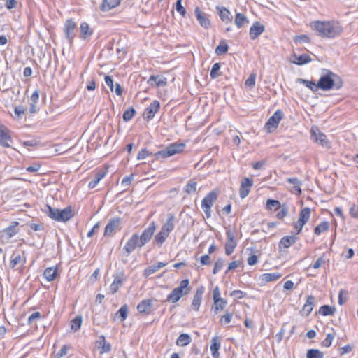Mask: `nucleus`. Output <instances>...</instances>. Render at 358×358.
<instances>
[{
    "label": "nucleus",
    "instance_id": "nucleus-1",
    "mask_svg": "<svg viewBox=\"0 0 358 358\" xmlns=\"http://www.w3.org/2000/svg\"><path fill=\"white\" fill-rule=\"evenodd\" d=\"M311 27L317 35L325 38H335L343 32V27L336 21H315L311 23Z\"/></svg>",
    "mask_w": 358,
    "mask_h": 358
},
{
    "label": "nucleus",
    "instance_id": "nucleus-2",
    "mask_svg": "<svg viewBox=\"0 0 358 358\" xmlns=\"http://www.w3.org/2000/svg\"><path fill=\"white\" fill-rule=\"evenodd\" d=\"M324 73L317 82V86L320 90L328 91L332 89L339 90L343 86L341 78L328 69H323Z\"/></svg>",
    "mask_w": 358,
    "mask_h": 358
},
{
    "label": "nucleus",
    "instance_id": "nucleus-3",
    "mask_svg": "<svg viewBox=\"0 0 358 358\" xmlns=\"http://www.w3.org/2000/svg\"><path fill=\"white\" fill-rule=\"evenodd\" d=\"M189 280H182L178 287L174 288L167 296L166 301L171 303L178 302L183 296L189 293L191 287L189 286Z\"/></svg>",
    "mask_w": 358,
    "mask_h": 358
},
{
    "label": "nucleus",
    "instance_id": "nucleus-4",
    "mask_svg": "<svg viewBox=\"0 0 358 358\" xmlns=\"http://www.w3.org/2000/svg\"><path fill=\"white\" fill-rule=\"evenodd\" d=\"M47 215L52 220L58 222H66L73 217V213L70 206L59 210L58 208H52L47 206Z\"/></svg>",
    "mask_w": 358,
    "mask_h": 358
},
{
    "label": "nucleus",
    "instance_id": "nucleus-5",
    "mask_svg": "<svg viewBox=\"0 0 358 358\" xmlns=\"http://www.w3.org/2000/svg\"><path fill=\"white\" fill-rule=\"evenodd\" d=\"M186 145L183 143H173L166 146L164 149L159 150L154 154L155 160H158L159 158H167L171 157L176 154H179L183 152Z\"/></svg>",
    "mask_w": 358,
    "mask_h": 358
},
{
    "label": "nucleus",
    "instance_id": "nucleus-6",
    "mask_svg": "<svg viewBox=\"0 0 358 358\" xmlns=\"http://www.w3.org/2000/svg\"><path fill=\"white\" fill-rule=\"evenodd\" d=\"M236 235L237 230L235 227L231 228L229 226L227 228V242L225 244V254L227 255H231L237 246V241L236 240Z\"/></svg>",
    "mask_w": 358,
    "mask_h": 358
},
{
    "label": "nucleus",
    "instance_id": "nucleus-7",
    "mask_svg": "<svg viewBox=\"0 0 358 358\" xmlns=\"http://www.w3.org/2000/svg\"><path fill=\"white\" fill-rule=\"evenodd\" d=\"M218 197V193L215 190H212L201 201V208L205 213L207 218L211 217V208Z\"/></svg>",
    "mask_w": 358,
    "mask_h": 358
},
{
    "label": "nucleus",
    "instance_id": "nucleus-8",
    "mask_svg": "<svg viewBox=\"0 0 358 358\" xmlns=\"http://www.w3.org/2000/svg\"><path fill=\"white\" fill-rule=\"evenodd\" d=\"M310 133L311 138L314 142L325 148L329 149L331 148V142L327 139V136L322 133L317 127H313Z\"/></svg>",
    "mask_w": 358,
    "mask_h": 358
},
{
    "label": "nucleus",
    "instance_id": "nucleus-9",
    "mask_svg": "<svg viewBox=\"0 0 358 358\" xmlns=\"http://www.w3.org/2000/svg\"><path fill=\"white\" fill-rule=\"evenodd\" d=\"M76 23L73 19L70 18L66 20L64 24L63 31L70 45H73V39L76 36Z\"/></svg>",
    "mask_w": 358,
    "mask_h": 358
},
{
    "label": "nucleus",
    "instance_id": "nucleus-10",
    "mask_svg": "<svg viewBox=\"0 0 358 358\" xmlns=\"http://www.w3.org/2000/svg\"><path fill=\"white\" fill-rule=\"evenodd\" d=\"M143 246L139 239L138 234L136 233L127 241L125 245L123 247V250L125 252L127 257H128L137 248H141Z\"/></svg>",
    "mask_w": 358,
    "mask_h": 358
},
{
    "label": "nucleus",
    "instance_id": "nucleus-11",
    "mask_svg": "<svg viewBox=\"0 0 358 358\" xmlns=\"http://www.w3.org/2000/svg\"><path fill=\"white\" fill-rule=\"evenodd\" d=\"M127 280V276L125 275L123 271H120L116 273L114 275V280L110 286V292L114 294H115L120 287L123 285V282Z\"/></svg>",
    "mask_w": 358,
    "mask_h": 358
},
{
    "label": "nucleus",
    "instance_id": "nucleus-12",
    "mask_svg": "<svg viewBox=\"0 0 358 358\" xmlns=\"http://www.w3.org/2000/svg\"><path fill=\"white\" fill-rule=\"evenodd\" d=\"M298 240L296 235L285 236L282 237L278 243V252L280 255H283L285 251V249L289 248L294 245Z\"/></svg>",
    "mask_w": 358,
    "mask_h": 358
},
{
    "label": "nucleus",
    "instance_id": "nucleus-13",
    "mask_svg": "<svg viewBox=\"0 0 358 358\" xmlns=\"http://www.w3.org/2000/svg\"><path fill=\"white\" fill-rule=\"evenodd\" d=\"M13 139L10 135V130L3 124H0V145L3 148H10Z\"/></svg>",
    "mask_w": 358,
    "mask_h": 358
},
{
    "label": "nucleus",
    "instance_id": "nucleus-14",
    "mask_svg": "<svg viewBox=\"0 0 358 358\" xmlns=\"http://www.w3.org/2000/svg\"><path fill=\"white\" fill-rule=\"evenodd\" d=\"M156 230V223L155 222H152L149 224L148 227L143 230V233L141 236H139V239L143 245H145L147 243H148L152 237L154 235V233Z\"/></svg>",
    "mask_w": 358,
    "mask_h": 358
},
{
    "label": "nucleus",
    "instance_id": "nucleus-15",
    "mask_svg": "<svg viewBox=\"0 0 358 358\" xmlns=\"http://www.w3.org/2000/svg\"><path fill=\"white\" fill-rule=\"evenodd\" d=\"M160 108V103L159 101L154 100L151 102L150 106L147 107L143 114V117L146 120H152L155 113L158 112V110Z\"/></svg>",
    "mask_w": 358,
    "mask_h": 358
},
{
    "label": "nucleus",
    "instance_id": "nucleus-16",
    "mask_svg": "<svg viewBox=\"0 0 358 358\" xmlns=\"http://www.w3.org/2000/svg\"><path fill=\"white\" fill-rule=\"evenodd\" d=\"M194 13L199 24L205 29L210 28L211 23L208 15L202 12L198 6L195 8Z\"/></svg>",
    "mask_w": 358,
    "mask_h": 358
},
{
    "label": "nucleus",
    "instance_id": "nucleus-17",
    "mask_svg": "<svg viewBox=\"0 0 358 358\" xmlns=\"http://www.w3.org/2000/svg\"><path fill=\"white\" fill-rule=\"evenodd\" d=\"M252 179L247 177L243 179L239 189V196L241 199L245 198L249 194L250 188L252 186Z\"/></svg>",
    "mask_w": 358,
    "mask_h": 358
},
{
    "label": "nucleus",
    "instance_id": "nucleus-18",
    "mask_svg": "<svg viewBox=\"0 0 358 358\" xmlns=\"http://www.w3.org/2000/svg\"><path fill=\"white\" fill-rule=\"evenodd\" d=\"M120 224V217H113L109 220L104 229V236H111Z\"/></svg>",
    "mask_w": 358,
    "mask_h": 358
},
{
    "label": "nucleus",
    "instance_id": "nucleus-19",
    "mask_svg": "<svg viewBox=\"0 0 358 358\" xmlns=\"http://www.w3.org/2000/svg\"><path fill=\"white\" fill-rule=\"evenodd\" d=\"M205 288L203 286H201L197 288L192 301L191 308L195 311H198L199 310V307L201 303L202 296L204 293Z\"/></svg>",
    "mask_w": 358,
    "mask_h": 358
},
{
    "label": "nucleus",
    "instance_id": "nucleus-20",
    "mask_svg": "<svg viewBox=\"0 0 358 358\" xmlns=\"http://www.w3.org/2000/svg\"><path fill=\"white\" fill-rule=\"evenodd\" d=\"M94 31L90 28L88 23L84 22L80 26V38L83 41H89L92 36Z\"/></svg>",
    "mask_w": 358,
    "mask_h": 358
},
{
    "label": "nucleus",
    "instance_id": "nucleus-21",
    "mask_svg": "<svg viewBox=\"0 0 358 358\" xmlns=\"http://www.w3.org/2000/svg\"><path fill=\"white\" fill-rule=\"evenodd\" d=\"M283 117V112L281 110H277L273 115L268 119L266 125L268 129L277 128L280 121Z\"/></svg>",
    "mask_w": 358,
    "mask_h": 358
},
{
    "label": "nucleus",
    "instance_id": "nucleus-22",
    "mask_svg": "<svg viewBox=\"0 0 358 358\" xmlns=\"http://www.w3.org/2000/svg\"><path fill=\"white\" fill-rule=\"evenodd\" d=\"M153 306V299H148L141 301L137 306V310L140 313L148 315L151 313Z\"/></svg>",
    "mask_w": 358,
    "mask_h": 358
},
{
    "label": "nucleus",
    "instance_id": "nucleus-23",
    "mask_svg": "<svg viewBox=\"0 0 358 358\" xmlns=\"http://www.w3.org/2000/svg\"><path fill=\"white\" fill-rule=\"evenodd\" d=\"M216 10L220 17V20L225 23H231L232 22L233 17L230 11L224 6H216Z\"/></svg>",
    "mask_w": 358,
    "mask_h": 358
},
{
    "label": "nucleus",
    "instance_id": "nucleus-24",
    "mask_svg": "<svg viewBox=\"0 0 358 358\" xmlns=\"http://www.w3.org/2000/svg\"><path fill=\"white\" fill-rule=\"evenodd\" d=\"M265 30L264 25L261 24L259 22H255L250 28V37L252 40L258 38Z\"/></svg>",
    "mask_w": 358,
    "mask_h": 358
},
{
    "label": "nucleus",
    "instance_id": "nucleus-25",
    "mask_svg": "<svg viewBox=\"0 0 358 358\" xmlns=\"http://www.w3.org/2000/svg\"><path fill=\"white\" fill-rule=\"evenodd\" d=\"M315 305V298L313 295L307 296L306 301L303 306L302 314L308 316L313 310Z\"/></svg>",
    "mask_w": 358,
    "mask_h": 358
},
{
    "label": "nucleus",
    "instance_id": "nucleus-26",
    "mask_svg": "<svg viewBox=\"0 0 358 358\" xmlns=\"http://www.w3.org/2000/svg\"><path fill=\"white\" fill-rule=\"evenodd\" d=\"M147 83L151 86H153L155 83L157 87H162L166 85L167 79L165 77L152 75L150 77Z\"/></svg>",
    "mask_w": 358,
    "mask_h": 358
},
{
    "label": "nucleus",
    "instance_id": "nucleus-27",
    "mask_svg": "<svg viewBox=\"0 0 358 358\" xmlns=\"http://www.w3.org/2000/svg\"><path fill=\"white\" fill-rule=\"evenodd\" d=\"M282 276L281 273H265L260 275V280L264 282H273L280 279Z\"/></svg>",
    "mask_w": 358,
    "mask_h": 358
},
{
    "label": "nucleus",
    "instance_id": "nucleus-28",
    "mask_svg": "<svg viewBox=\"0 0 358 358\" xmlns=\"http://www.w3.org/2000/svg\"><path fill=\"white\" fill-rule=\"evenodd\" d=\"M292 57L294 59L292 60V62L299 66L308 64L312 60L310 57L307 54H303L301 55L294 54Z\"/></svg>",
    "mask_w": 358,
    "mask_h": 358
},
{
    "label": "nucleus",
    "instance_id": "nucleus-29",
    "mask_svg": "<svg viewBox=\"0 0 358 358\" xmlns=\"http://www.w3.org/2000/svg\"><path fill=\"white\" fill-rule=\"evenodd\" d=\"M120 3V0H103L100 10L103 12L109 11Z\"/></svg>",
    "mask_w": 358,
    "mask_h": 358
},
{
    "label": "nucleus",
    "instance_id": "nucleus-30",
    "mask_svg": "<svg viewBox=\"0 0 358 358\" xmlns=\"http://www.w3.org/2000/svg\"><path fill=\"white\" fill-rule=\"evenodd\" d=\"M26 263V258L24 255H21L17 252H13L11 255L10 266L13 268L16 265L21 264L24 265Z\"/></svg>",
    "mask_w": 358,
    "mask_h": 358
},
{
    "label": "nucleus",
    "instance_id": "nucleus-31",
    "mask_svg": "<svg viewBox=\"0 0 358 358\" xmlns=\"http://www.w3.org/2000/svg\"><path fill=\"white\" fill-rule=\"evenodd\" d=\"M174 221H175L174 215L173 214H169L167 220L162 227L161 230H162L169 234L174 229V226H175Z\"/></svg>",
    "mask_w": 358,
    "mask_h": 358
},
{
    "label": "nucleus",
    "instance_id": "nucleus-32",
    "mask_svg": "<svg viewBox=\"0 0 358 358\" xmlns=\"http://www.w3.org/2000/svg\"><path fill=\"white\" fill-rule=\"evenodd\" d=\"M106 172L103 170H99L94 174V179L88 184L89 189L94 188L100 180L105 177Z\"/></svg>",
    "mask_w": 358,
    "mask_h": 358
},
{
    "label": "nucleus",
    "instance_id": "nucleus-33",
    "mask_svg": "<svg viewBox=\"0 0 358 358\" xmlns=\"http://www.w3.org/2000/svg\"><path fill=\"white\" fill-rule=\"evenodd\" d=\"M169 235V234L166 233L165 231L160 230V231L155 235L153 243L157 245L158 248H160L162 245V244L165 242Z\"/></svg>",
    "mask_w": 358,
    "mask_h": 358
},
{
    "label": "nucleus",
    "instance_id": "nucleus-34",
    "mask_svg": "<svg viewBox=\"0 0 358 358\" xmlns=\"http://www.w3.org/2000/svg\"><path fill=\"white\" fill-rule=\"evenodd\" d=\"M43 277L48 281H53L57 275V268L55 267H49L44 270Z\"/></svg>",
    "mask_w": 358,
    "mask_h": 358
},
{
    "label": "nucleus",
    "instance_id": "nucleus-35",
    "mask_svg": "<svg viewBox=\"0 0 358 358\" xmlns=\"http://www.w3.org/2000/svg\"><path fill=\"white\" fill-rule=\"evenodd\" d=\"M220 348V342L217 337H213L211 341L210 351L214 358H218V350Z\"/></svg>",
    "mask_w": 358,
    "mask_h": 358
},
{
    "label": "nucleus",
    "instance_id": "nucleus-36",
    "mask_svg": "<svg viewBox=\"0 0 358 358\" xmlns=\"http://www.w3.org/2000/svg\"><path fill=\"white\" fill-rule=\"evenodd\" d=\"M234 22L238 28H241L242 27L248 24L249 20L243 13H238L236 15Z\"/></svg>",
    "mask_w": 358,
    "mask_h": 358
},
{
    "label": "nucleus",
    "instance_id": "nucleus-37",
    "mask_svg": "<svg viewBox=\"0 0 358 358\" xmlns=\"http://www.w3.org/2000/svg\"><path fill=\"white\" fill-rule=\"evenodd\" d=\"M310 213L311 211L310 208L306 207L302 208L299 213V217L298 219V221L306 224L310 219Z\"/></svg>",
    "mask_w": 358,
    "mask_h": 358
},
{
    "label": "nucleus",
    "instance_id": "nucleus-38",
    "mask_svg": "<svg viewBox=\"0 0 358 358\" xmlns=\"http://www.w3.org/2000/svg\"><path fill=\"white\" fill-rule=\"evenodd\" d=\"M335 312L336 308L329 305L322 306L318 310V313L323 316L333 315Z\"/></svg>",
    "mask_w": 358,
    "mask_h": 358
},
{
    "label": "nucleus",
    "instance_id": "nucleus-39",
    "mask_svg": "<svg viewBox=\"0 0 358 358\" xmlns=\"http://www.w3.org/2000/svg\"><path fill=\"white\" fill-rule=\"evenodd\" d=\"M192 341V338L189 334H181L176 340V345L178 346L187 345Z\"/></svg>",
    "mask_w": 358,
    "mask_h": 358
},
{
    "label": "nucleus",
    "instance_id": "nucleus-40",
    "mask_svg": "<svg viewBox=\"0 0 358 358\" xmlns=\"http://www.w3.org/2000/svg\"><path fill=\"white\" fill-rule=\"evenodd\" d=\"M298 82L303 84L306 87L309 88L312 92H316L320 88L317 86V83H315L313 80H308L302 78H299Z\"/></svg>",
    "mask_w": 358,
    "mask_h": 358
},
{
    "label": "nucleus",
    "instance_id": "nucleus-41",
    "mask_svg": "<svg viewBox=\"0 0 358 358\" xmlns=\"http://www.w3.org/2000/svg\"><path fill=\"white\" fill-rule=\"evenodd\" d=\"M329 222L327 221H322L314 228V233L315 235L319 236L322 233L327 231L329 229Z\"/></svg>",
    "mask_w": 358,
    "mask_h": 358
},
{
    "label": "nucleus",
    "instance_id": "nucleus-42",
    "mask_svg": "<svg viewBox=\"0 0 358 358\" xmlns=\"http://www.w3.org/2000/svg\"><path fill=\"white\" fill-rule=\"evenodd\" d=\"M83 322V317L81 315H77L71 322V328L73 331H77L80 329Z\"/></svg>",
    "mask_w": 358,
    "mask_h": 358
},
{
    "label": "nucleus",
    "instance_id": "nucleus-43",
    "mask_svg": "<svg viewBox=\"0 0 358 358\" xmlns=\"http://www.w3.org/2000/svg\"><path fill=\"white\" fill-rule=\"evenodd\" d=\"M324 354L317 349H309L306 353V358H323Z\"/></svg>",
    "mask_w": 358,
    "mask_h": 358
},
{
    "label": "nucleus",
    "instance_id": "nucleus-44",
    "mask_svg": "<svg viewBox=\"0 0 358 358\" xmlns=\"http://www.w3.org/2000/svg\"><path fill=\"white\" fill-rule=\"evenodd\" d=\"M197 182L194 180H190L184 187V191L188 194H194L196 190Z\"/></svg>",
    "mask_w": 358,
    "mask_h": 358
},
{
    "label": "nucleus",
    "instance_id": "nucleus-45",
    "mask_svg": "<svg viewBox=\"0 0 358 358\" xmlns=\"http://www.w3.org/2000/svg\"><path fill=\"white\" fill-rule=\"evenodd\" d=\"M128 306L127 304L123 305L116 313V315L120 318L122 322L124 321L128 315Z\"/></svg>",
    "mask_w": 358,
    "mask_h": 358
},
{
    "label": "nucleus",
    "instance_id": "nucleus-46",
    "mask_svg": "<svg viewBox=\"0 0 358 358\" xmlns=\"http://www.w3.org/2000/svg\"><path fill=\"white\" fill-rule=\"evenodd\" d=\"M227 303V300L223 299L221 301H219V302H217V303H214L213 306H212V309L213 310L215 314H217L220 311L224 310Z\"/></svg>",
    "mask_w": 358,
    "mask_h": 358
},
{
    "label": "nucleus",
    "instance_id": "nucleus-47",
    "mask_svg": "<svg viewBox=\"0 0 358 358\" xmlns=\"http://www.w3.org/2000/svg\"><path fill=\"white\" fill-rule=\"evenodd\" d=\"M136 113V110L133 107H131L124 112L122 118L124 122H129L134 117Z\"/></svg>",
    "mask_w": 358,
    "mask_h": 358
},
{
    "label": "nucleus",
    "instance_id": "nucleus-48",
    "mask_svg": "<svg viewBox=\"0 0 358 358\" xmlns=\"http://www.w3.org/2000/svg\"><path fill=\"white\" fill-rule=\"evenodd\" d=\"M281 207L280 203L278 200L268 199L266 201V208L268 210H278Z\"/></svg>",
    "mask_w": 358,
    "mask_h": 358
},
{
    "label": "nucleus",
    "instance_id": "nucleus-49",
    "mask_svg": "<svg viewBox=\"0 0 358 358\" xmlns=\"http://www.w3.org/2000/svg\"><path fill=\"white\" fill-rule=\"evenodd\" d=\"M220 63H215L213 65L210 73L211 78L215 79L221 76V73L220 72Z\"/></svg>",
    "mask_w": 358,
    "mask_h": 358
},
{
    "label": "nucleus",
    "instance_id": "nucleus-50",
    "mask_svg": "<svg viewBox=\"0 0 358 358\" xmlns=\"http://www.w3.org/2000/svg\"><path fill=\"white\" fill-rule=\"evenodd\" d=\"M229 46L224 41H221L215 48V53L217 55H221L228 51Z\"/></svg>",
    "mask_w": 358,
    "mask_h": 358
},
{
    "label": "nucleus",
    "instance_id": "nucleus-51",
    "mask_svg": "<svg viewBox=\"0 0 358 358\" xmlns=\"http://www.w3.org/2000/svg\"><path fill=\"white\" fill-rule=\"evenodd\" d=\"M18 224L17 222H15V224L10 225L8 227L6 228L4 232L9 237H12L17 233V225Z\"/></svg>",
    "mask_w": 358,
    "mask_h": 358
},
{
    "label": "nucleus",
    "instance_id": "nucleus-52",
    "mask_svg": "<svg viewBox=\"0 0 358 358\" xmlns=\"http://www.w3.org/2000/svg\"><path fill=\"white\" fill-rule=\"evenodd\" d=\"M224 266V260L222 258H219L214 264V268L213 269V273L214 275L217 274Z\"/></svg>",
    "mask_w": 358,
    "mask_h": 358
},
{
    "label": "nucleus",
    "instance_id": "nucleus-53",
    "mask_svg": "<svg viewBox=\"0 0 358 358\" xmlns=\"http://www.w3.org/2000/svg\"><path fill=\"white\" fill-rule=\"evenodd\" d=\"M233 314L229 310H226L224 315L220 319V322L224 324H229L231 321Z\"/></svg>",
    "mask_w": 358,
    "mask_h": 358
},
{
    "label": "nucleus",
    "instance_id": "nucleus-54",
    "mask_svg": "<svg viewBox=\"0 0 358 358\" xmlns=\"http://www.w3.org/2000/svg\"><path fill=\"white\" fill-rule=\"evenodd\" d=\"M255 78H256V74L255 73H251L248 79L245 82V85L246 87L252 88L255 85Z\"/></svg>",
    "mask_w": 358,
    "mask_h": 358
},
{
    "label": "nucleus",
    "instance_id": "nucleus-55",
    "mask_svg": "<svg viewBox=\"0 0 358 358\" xmlns=\"http://www.w3.org/2000/svg\"><path fill=\"white\" fill-rule=\"evenodd\" d=\"M182 0H177L176 3V10L178 12L182 17H185L186 15V10L182 5Z\"/></svg>",
    "mask_w": 358,
    "mask_h": 358
},
{
    "label": "nucleus",
    "instance_id": "nucleus-56",
    "mask_svg": "<svg viewBox=\"0 0 358 358\" xmlns=\"http://www.w3.org/2000/svg\"><path fill=\"white\" fill-rule=\"evenodd\" d=\"M158 270H157V268L156 267L155 265H152V266H150L148 267H147L144 271H143V275L145 277V278H148V276H150V275L155 273V272H157Z\"/></svg>",
    "mask_w": 358,
    "mask_h": 358
},
{
    "label": "nucleus",
    "instance_id": "nucleus-57",
    "mask_svg": "<svg viewBox=\"0 0 358 358\" xmlns=\"http://www.w3.org/2000/svg\"><path fill=\"white\" fill-rule=\"evenodd\" d=\"M294 42L296 44L301 43H308L309 42V37L307 35H299L296 36L294 38Z\"/></svg>",
    "mask_w": 358,
    "mask_h": 358
},
{
    "label": "nucleus",
    "instance_id": "nucleus-58",
    "mask_svg": "<svg viewBox=\"0 0 358 358\" xmlns=\"http://www.w3.org/2000/svg\"><path fill=\"white\" fill-rule=\"evenodd\" d=\"M213 299L215 302V303H217L219 302V301H221L223 299V298L220 297V291L219 287H215L213 291Z\"/></svg>",
    "mask_w": 358,
    "mask_h": 358
},
{
    "label": "nucleus",
    "instance_id": "nucleus-59",
    "mask_svg": "<svg viewBox=\"0 0 358 358\" xmlns=\"http://www.w3.org/2000/svg\"><path fill=\"white\" fill-rule=\"evenodd\" d=\"M334 338V335L328 334L325 339L322 342V346L328 348L331 345L332 341Z\"/></svg>",
    "mask_w": 358,
    "mask_h": 358
},
{
    "label": "nucleus",
    "instance_id": "nucleus-60",
    "mask_svg": "<svg viewBox=\"0 0 358 358\" xmlns=\"http://www.w3.org/2000/svg\"><path fill=\"white\" fill-rule=\"evenodd\" d=\"M150 152L146 148L141 149L137 155V159L141 160L145 159L148 156L150 155Z\"/></svg>",
    "mask_w": 358,
    "mask_h": 358
},
{
    "label": "nucleus",
    "instance_id": "nucleus-61",
    "mask_svg": "<svg viewBox=\"0 0 358 358\" xmlns=\"http://www.w3.org/2000/svg\"><path fill=\"white\" fill-rule=\"evenodd\" d=\"M324 257V254H323L321 257H320L315 262V263L313 264V267L315 269H317V268H320L322 266V265L325 263V259Z\"/></svg>",
    "mask_w": 358,
    "mask_h": 358
},
{
    "label": "nucleus",
    "instance_id": "nucleus-62",
    "mask_svg": "<svg viewBox=\"0 0 358 358\" xmlns=\"http://www.w3.org/2000/svg\"><path fill=\"white\" fill-rule=\"evenodd\" d=\"M134 175L133 174H130L129 176H126L125 177H124V178L122 179V182L121 184L124 186H129L130 184L131 183L132 180H134Z\"/></svg>",
    "mask_w": 358,
    "mask_h": 358
},
{
    "label": "nucleus",
    "instance_id": "nucleus-63",
    "mask_svg": "<svg viewBox=\"0 0 358 358\" xmlns=\"http://www.w3.org/2000/svg\"><path fill=\"white\" fill-rule=\"evenodd\" d=\"M230 296H235L238 299H241L246 296V293L241 290H234L231 292Z\"/></svg>",
    "mask_w": 358,
    "mask_h": 358
},
{
    "label": "nucleus",
    "instance_id": "nucleus-64",
    "mask_svg": "<svg viewBox=\"0 0 358 358\" xmlns=\"http://www.w3.org/2000/svg\"><path fill=\"white\" fill-rule=\"evenodd\" d=\"M241 264V262L238 260L233 261L231 263H229L228 268L225 273L229 272V271L236 269V268L239 267Z\"/></svg>",
    "mask_w": 358,
    "mask_h": 358
}]
</instances>
